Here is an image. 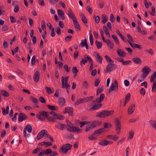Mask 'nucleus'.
I'll return each instance as SVG.
<instances>
[{"mask_svg":"<svg viewBox=\"0 0 156 156\" xmlns=\"http://www.w3.org/2000/svg\"><path fill=\"white\" fill-rule=\"evenodd\" d=\"M113 111H108V110H103L100 113H98L96 117L100 118H104L106 116H109L112 115L113 113Z\"/></svg>","mask_w":156,"mask_h":156,"instance_id":"f257e3e1","label":"nucleus"},{"mask_svg":"<svg viewBox=\"0 0 156 156\" xmlns=\"http://www.w3.org/2000/svg\"><path fill=\"white\" fill-rule=\"evenodd\" d=\"M49 113L45 111H41L37 114L36 116L38 119L41 121H44L46 119Z\"/></svg>","mask_w":156,"mask_h":156,"instance_id":"f03ea898","label":"nucleus"},{"mask_svg":"<svg viewBox=\"0 0 156 156\" xmlns=\"http://www.w3.org/2000/svg\"><path fill=\"white\" fill-rule=\"evenodd\" d=\"M142 71L143 73L142 74V77L144 79H146L149 73L151 71V69L147 66H145L142 69Z\"/></svg>","mask_w":156,"mask_h":156,"instance_id":"7ed1b4c3","label":"nucleus"},{"mask_svg":"<svg viewBox=\"0 0 156 156\" xmlns=\"http://www.w3.org/2000/svg\"><path fill=\"white\" fill-rule=\"evenodd\" d=\"M97 102L96 101H93L91 105H92V107L90 109V110L94 111L99 108L102 105V104L100 103H96Z\"/></svg>","mask_w":156,"mask_h":156,"instance_id":"20e7f679","label":"nucleus"},{"mask_svg":"<svg viewBox=\"0 0 156 156\" xmlns=\"http://www.w3.org/2000/svg\"><path fill=\"white\" fill-rule=\"evenodd\" d=\"M72 145L70 144H64L60 148V150L62 151V153H66L69 150L71 149Z\"/></svg>","mask_w":156,"mask_h":156,"instance_id":"39448f33","label":"nucleus"},{"mask_svg":"<svg viewBox=\"0 0 156 156\" xmlns=\"http://www.w3.org/2000/svg\"><path fill=\"white\" fill-rule=\"evenodd\" d=\"M116 65L115 64L109 63L106 66V69L105 70L106 73H110L113 70L115 69Z\"/></svg>","mask_w":156,"mask_h":156,"instance_id":"423d86ee","label":"nucleus"},{"mask_svg":"<svg viewBox=\"0 0 156 156\" xmlns=\"http://www.w3.org/2000/svg\"><path fill=\"white\" fill-rule=\"evenodd\" d=\"M55 127L60 130H63L67 128V126L66 124H63L61 122H57L55 125Z\"/></svg>","mask_w":156,"mask_h":156,"instance_id":"0eeeda50","label":"nucleus"},{"mask_svg":"<svg viewBox=\"0 0 156 156\" xmlns=\"http://www.w3.org/2000/svg\"><path fill=\"white\" fill-rule=\"evenodd\" d=\"M118 84L117 81L115 80L114 81V83H112L108 92L110 93L111 91L114 90H117L118 89Z\"/></svg>","mask_w":156,"mask_h":156,"instance_id":"6e6552de","label":"nucleus"},{"mask_svg":"<svg viewBox=\"0 0 156 156\" xmlns=\"http://www.w3.org/2000/svg\"><path fill=\"white\" fill-rule=\"evenodd\" d=\"M67 130L69 132H76L77 133H80L82 132V130L76 126H73L71 128H67Z\"/></svg>","mask_w":156,"mask_h":156,"instance_id":"1a4fd4ad","label":"nucleus"},{"mask_svg":"<svg viewBox=\"0 0 156 156\" xmlns=\"http://www.w3.org/2000/svg\"><path fill=\"white\" fill-rule=\"evenodd\" d=\"M115 125L116 127V133L117 134H119L121 130L120 122L119 120L117 118L115 119Z\"/></svg>","mask_w":156,"mask_h":156,"instance_id":"9d476101","label":"nucleus"},{"mask_svg":"<svg viewBox=\"0 0 156 156\" xmlns=\"http://www.w3.org/2000/svg\"><path fill=\"white\" fill-rule=\"evenodd\" d=\"M27 119V116L24 113L21 112L19 114L18 120L19 122H21L24 120H26Z\"/></svg>","mask_w":156,"mask_h":156,"instance_id":"9b49d317","label":"nucleus"},{"mask_svg":"<svg viewBox=\"0 0 156 156\" xmlns=\"http://www.w3.org/2000/svg\"><path fill=\"white\" fill-rule=\"evenodd\" d=\"M44 135H48V132L45 130H42L38 133L37 135V139L38 140H40L44 136Z\"/></svg>","mask_w":156,"mask_h":156,"instance_id":"f8f14e48","label":"nucleus"},{"mask_svg":"<svg viewBox=\"0 0 156 156\" xmlns=\"http://www.w3.org/2000/svg\"><path fill=\"white\" fill-rule=\"evenodd\" d=\"M94 55L95 57L97 62L101 64L102 63V58L100 55L97 52H94Z\"/></svg>","mask_w":156,"mask_h":156,"instance_id":"ddd939ff","label":"nucleus"},{"mask_svg":"<svg viewBox=\"0 0 156 156\" xmlns=\"http://www.w3.org/2000/svg\"><path fill=\"white\" fill-rule=\"evenodd\" d=\"M40 76V72L38 71H37L34 74L33 79L36 83L38 82Z\"/></svg>","mask_w":156,"mask_h":156,"instance_id":"4468645a","label":"nucleus"},{"mask_svg":"<svg viewBox=\"0 0 156 156\" xmlns=\"http://www.w3.org/2000/svg\"><path fill=\"white\" fill-rule=\"evenodd\" d=\"M68 15L69 18L72 19L73 21L77 19L74 13H73L71 9L70 8L69 9L68 11Z\"/></svg>","mask_w":156,"mask_h":156,"instance_id":"2eb2a0df","label":"nucleus"},{"mask_svg":"<svg viewBox=\"0 0 156 156\" xmlns=\"http://www.w3.org/2000/svg\"><path fill=\"white\" fill-rule=\"evenodd\" d=\"M73 23L74 25V28L76 31H79L80 30L81 27L79 24L77 22V19L73 20Z\"/></svg>","mask_w":156,"mask_h":156,"instance_id":"dca6fc26","label":"nucleus"},{"mask_svg":"<svg viewBox=\"0 0 156 156\" xmlns=\"http://www.w3.org/2000/svg\"><path fill=\"white\" fill-rule=\"evenodd\" d=\"M62 88H66V89H69L70 88V86L68 83L65 84L64 78L62 76Z\"/></svg>","mask_w":156,"mask_h":156,"instance_id":"f3484780","label":"nucleus"},{"mask_svg":"<svg viewBox=\"0 0 156 156\" xmlns=\"http://www.w3.org/2000/svg\"><path fill=\"white\" fill-rule=\"evenodd\" d=\"M135 105L134 104H131L127 110L128 114L129 115L132 114L134 112L135 110Z\"/></svg>","mask_w":156,"mask_h":156,"instance_id":"a211bd4d","label":"nucleus"},{"mask_svg":"<svg viewBox=\"0 0 156 156\" xmlns=\"http://www.w3.org/2000/svg\"><path fill=\"white\" fill-rule=\"evenodd\" d=\"M67 112L69 115L70 116H72L73 112V108L70 107H68L65 109V112L64 113Z\"/></svg>","mask_w":156,"mask_h":156,"instance_id":"6ab92c4d","label":"nucleus"},{"mask_svg":"<svg viewBox=\"0 0 156 156\" xmlns=\"http://www.w3.org/2000/svg\"><path fill=\"white\" fill-rule=\"evenodd\" d=\"M105 98V94H101L99 97L96 98V101L98 103H100L102 102Z\"/></svg>","mask_w":156,"mask_h":156,"instance_id":"aec40b11","label":"nucleus"},{"mask_svg":"<svg viewBox=\"0 0 156 156\" xmlns=\"http://www.w3.org/2000/svg\"><path fill=\"white\" fill-rule=\"evenodd\" d=\"M105 131V129H104V128H101L99 129L96 131L94 132L93 134L94 135H96V134H101L102 133L104 132Z\"/></svg>","mask_w":156,"mask_h":156,"instance_id":"412c9836","label":"nucleus"},{"mask_svg":"<svg viewBox=\"0 0 156 156\" xmlns=\"http://www.w3.org/2000/svg\"><path fill=\"white\" fill-rule=\"evenodd\" d=\"M58 15L59 16L62 20H64L65 19L63 12L61 9H59L57 11Z\"/></svg>","mask_w":156,"mask_h":156,"instance_id":"4be33fe9","label":"nucleus"},{"mask_svg":"<svg viewBox=\"0 0 156 156\" xmlns=\"http://www.w3.org/2000/svg\"><path fill=\"white\" fill-rule=\"evenodd\" d=\"M132 60L136 64H141L142 62L141 60L137 57L133 58Z\"/></svg>","mask_w":156,"mask_h":156,"instance_id":"5701e85b","label":"nucleus"},{"mask_svg":"<svg viewBox=\"0 0 156 156\" xmlns=\"http://www.w3.org/2000/svg\"><path fill=\"white\" fill-rule=\"evenodd\" d=\"M117 52L120 57H123L126 55V53L122 49H118L117 51Z\"/></svg>","mask_w":156,"mask_h":156,"instance_id":"b1692460","label":"nucleus"},{"mask_svg":"<svg viewBox=\"0 0 156 156\" xmlns=\"http://www.w3.org/2000/svg\"><path fill=\"white\" fill-rule=\"evenodd\" d=\"M58 101L59 105L61 106H63L65 104V100L64 98H58Z\"/></svg>","mask_w":156,"mask_h":156,"instance_id":"393cba45","label":"nucleus"},{"mask_svg":"<svg viewBox=\"0 0 156 156\" xmlns=\"http://www.w3.org/2000/svg\"><path fill=\"white\" fill-rule=\"evenodd\" d=\"M109 143H110V142L109 141L105 140H103L100 142L98 144L101 146H105L109 144Z\"/></svg>","mask_w":156,"mask_h":156,"instance_id":"a878e982","label":"nucleus"},{"mask_svg":"<svg viewBox=\"0 0 156 156\" xmlns=\"http://www.w3.org/2000/svg\"><path fill=\"white\" fill-rule=\"evenodd\" d=\"M137 31L138 32L141 33V35H146L147 34V32L145 30L141 31L140 27L139 26H137Z\"/></svg>","mask_w":156,"mask_h":156,"instance_id":"bb28decb","label":"nucleus"},{"mask_svg":"<svg viewBox=\"0 0 156 156\" xmlns=\"http://www.w3.org/2000/svg\"><path fill=\"white\" fill-rule=\"evenodd\" d=\"M149 122L152 127L156 130V121L150 120Z\"/></svg>","mask_w":156,"mask_h":156,"instance_id":"cd10ccee","label":"nucleus"},{"mask_svg":"<svg viewBox=\"0 0 156 156\" xmlns=\"http://www.w3.org/2000/svg\"><path fill=\"white\" fill-rule=\"evenodd\" d=\"M156 78V71L154 72L151 76L150 81L151 82H153Z\"/></svg>","mask_w":156,"mask_h":156,"instance_id":"c85d7f7f","label":"nucleus"},{"mask_svg":"<svg viewBox=\"0 0 156 156\" xmlns=\"http://www.w3.org/2000/svg\"><path fill=\"white\" fill-rule=\"evenodd\" d=\"M45 89L46 90L47 93L48 94H51L53 93L54 91L53 90H52L51 88L48 87H46Z\"/></svg>","mask_w":156,"mask_h":156,"instance_id":"c756f323","label":"nucleus"},{"mask_svg":"<svg viewBox=\"0 0 156 156\" xmlns=\"http://www.w3.org/2000/svg\"><path fill=\"white\" fill-rule=\"evenodd\" d=\"M108 18L105 15H103L102 16V23L103 24H105L107 22L108 20Z\"/></svg>","mask_w":156,"mask_h":156,"instance_id":"7c9ffc66","label":"nucleus"},{"mask_svg":"<svg viewBox=\"0 0 156 156\" xmlns=\"http://www.w3.org/2000/svg\"><path fill=\"white\" fill-rule=\"evenodd\" d=\"M104 88L103 86H102V87H101L100 89H99V88H98L96 91V96H98L99 94L102 92L104 91Z\"/></svg>","mask_w":156,"mask_h":156,"instance_id":"2f4dec72","label":"nucleus"},{"mask_svg":"<svg viewBox=\"0 0 156 156\" xmlns=\"http://www.w3.org/2000/svg\"><path fill=\"white\" fill-rule=\"evenodd\" d=\"M41 27L42 29L43 30H45V33L46 34V31L45 30H46V25L44 21L43 20L42 21L41 23Z\"/></svg>","mask_w":156,"mask_h":156,"instance_id":"473e14b6","label":"nucleus"},{"mask_svg":"<svg viewBox=\"0 0 156 156\" xmlns=\"http://www.w3.org/2000/svg\"><path fill=\"white\" fill-rule=\"evenodd\" d=\"M134 135V132L133 130H131L129 132L128 139H131L133 138Z\"/></svg>","mask_w":156,"mask_h":156,"instance_id":"72a5a7b5","label":"nucleus"},{"mask_svg":"<svg viewBox=\"0 0 156 156\" xmlns=\"http://www.w3.org/2000/svg\"><path fill=\"white\" fill-rule=\"evenodd\" d=\"M104 127L103 128H104L105 129V128H110L112 127V124L108 122H105L104 124Z\"/></svg>","mask_w":156,"mask_h":156,"instance_id":"f704fd0d","label":"nucleus"},{"mask_svg":"<svg viewBox=\"0 0 156 156\" xmlns=\"http://www.w3.org/2000/svg\"><path fill=\"white\" fill-rule=\"evenodd\" d=\"M95 44L97 46V48L98 49H99L101 48L102 46V44L101 42H99L97 40L96 41Z\"/></svg>","mask_w":156,"mask_h":156,"instance_id":"c9c22d12","label":"nucleus"},{"mask_svg":"<svg viewBox=\"0 0 156 156\" xmlns=\"http://www.w3.org/2000/svg\"><path fill=\"white\" fill-rule=\"evenodd\" d=\"M46 119L49 121H52L53 122H55L56 119L53 118L52 116L50 117L48 115Z\"/></svg>","mask_w":156,"mask_h":156,"instance_id":"e433bc0d","label":"nucleus"},{"mask_svg":"<svg viewBox=\"0 0 156 156\" xmlns=\"http://www.w3.org/2000/svg\"><path fill=\"white\" fill-rule=\"evenodd\" d=\"M72 72L75 74V76H76L77 73L78 72V70L76 67H73L72 69Z\"/></svg>","mask_w":156,"mask_h":156,"instance_id":"4c0bfd02","label":"nucleus"},{"mask_svg":"<svg viewBox=\"0 0 156 156\" xmlns=\"http://www.w3.org/2000/svg\"><path fill=\"white\" fill-rule=\"evenodd\" d=\"M144 3L145 8L147 9L149 8V6H151L152 5V3L151 2H149L148 4L147 2V0H144Z\"/></svg>","mask_w":156,"mask_h":156,"instance_id":"58836bf2","label":"nucleus"},{"mask_svg":"<svg viewBox=\"0 0 156 156\" xmlns=\"http://www.w3.org/2000/svg\"><path fill=\"white\" fill-rule=\"evenodd\" d=\"M25 128L26 130H27L29 133H30L31 132L32 127L30 125H27Z\"/></svg>","mask_w":156,"mask_h":156,"instance_id":"ea45409f","label":"nucleus"},{"mask_svg":"<svg viewBox=\"0 0 156 156\" xmlns=\"http://www.w3.org/2000/svg\"><path fill=\"white\" fill-rule=\"evenodd\" d=\"M101 122H100V124H99V122L98 121H94L92 123V124H90V125H91L92 126V127L94 128L97 126L98 124V125H99L101 124Z\"/></svg>","mask_w":156,"mask_h":156,"instance_id":"a19ab883","label":"nucleus"},{"mask_svg":"<svg viewBox=\"0 0 156 156\" xmlns=\"http://www.w3.org/2000/svg\"><path fill=\"white\" fill-rule=\"evenodd\" d=\"M36 56L35 55L33 56L31 60V65L33 66L35 65L36 62Z\"/></svg>","mask_w":156,"mask_h":156,"instance_id":"79ce46f5","label":"nucleus"},{"mask_svg":"<svg viewBox=\"0 0 156 156\" xmlns=\"http://www.w3.org/2000/svg\"><path fill=\"white\" fill-rule=\"evenodd\" d=\"M44 154L45 155H48L49 154H51V153L52 150L51 149H48L45 150H44Z\"/></svg>","mask_w":156,"mask_h":156,"instance_id":"37998d69","label":"nucleus"},{"mask_svg":"<svg viewBox=\"0 0 156 156\" xmlns=\"http://www.w3.org/2000/svg\"><path fill=\"white\" fill-rule=\"evenodd\" d=\"M107 44L110 48L112 49L113 48L114 45L113 43L111 42L110 40L108 41Z\"/></svg>","mask_w":156,"mask_h":156,"instance_id":"c03bdc74","label":"nucleus"},{"mask_svg":"<svg viewBox=\"0 0 156 156\" xmlns=\"http://www.w3.org/2000/svg\"><path fill=\"white\" fill-rule=\"evenodd\" d=\"M2 94L4 96L6 97H8L9 96V93L6 91L3 90L2 91Z\"/></svg>","mask_w":156,"mask_h":156,"instance_id":"a18cd8bd","label":"nucleus"},{"mask_svg":"<svg viewBox=\"0 0 156 156\" xmlns=\"http://www.w3.org/2000/svg\"><path fill=\"white\" fill-rule=\"evenodd\" d=\"M47 106L49 109L52 111H55L57 110V109L53 105H47Z\"/></svg>","mask_w":156,"mask_h":156,"instance_id":"49530a36","label":"nucleus"},{"mask_svg":"<svg viewBox=\"0 0 156 156\" xmlns=\"http://www.w3.org/2000/svg\"><path fill=\"white\" fill-rule=\"evenodd\" d=\"M86 42H87V40L86 39H85L83 40H81V42L80 44V46L81 47H83L86 44Z\"/></svg>","mask_w":156,"mask_h":156,"instance_id":"de8ad7c7","label":"nucleus"},{"mask_svg":"<svg viewBox=\"0 0 156 156\" xmlns=\"http://www.w3.org/2000/svg\"><path fill=\"white\" fill-rule=\"evenodd\" d=\"M39 100L41 103L45 104L46 102L45 99L42 97H40L39 98Z\"/></svg>","mask_w":156,"mask_h":156,"instance_id":"09e8293b","label":"nucleus"},{"mask_svg":"<svg viewBox=\"0 0 156 156\" xmlns=\"http://www.w3.org/2000/svg\"><path fill=\"white\" fill-rule=\"evenodd\" d=\"M155 89H156V81H154L152 89V92H154L156 91V90H155Z\"/></svg>","mask_w":156,"mask_h":156,"instance_id":"8fccbe9b","label":"nucleus"},{"mask_svg":"<svg viewBox=\"0 0 156 156\" xmlns=\"http://www.w3.org/2000/svg\"><path fill=\"white\" fill-rule=\"evenodd\" d=\"M112 37L113 40L115 41L116 44H118L119 43V41L118 40V38L115 35H112Z\"/></svg>","mask_w":156,"mask_h":156,"instance_id":"3c124183","label":"nucleus"},{"mask_svg":"<svg viewBox=\"0 0 156 156\" xmlns=\"http://www.w3.org/2000/svg\"><path fill=\"white\" fill-rule=\"evenodd\" d=\"M116 33L124 41L125 40L124 37L123 35L121 34L119 30H117L116 31Z\"/></svg>","mask_w":156,"mask_h":156,"instance_id":"603ef678","label":"nucleus"},{"mask_svg":"<svg viewBox=\"0 0 156 156\" xmlns=\"http://www.w3.org/2000/svg\"><path fill=\"white\" fill-rule=\"evenodd\" d=\"M82 100L81 98L78 99L76 101V102L74 104L75 106L77 105L80 104L82 103Z\"/></svg>","mask_w":156,"mask_h":156,"instance_id":"864d4df0","label":"nucleus"},{"mask_svg":"<svg viewBox=\"0 0 156 156\" xmlns=\"http://www.w3.org/2000/svg\"><path fill=\"white\" fill-rule=\"evenodd\" d=\"M105 57L107 62H108L110 63H113V62L112 61L111 59L108 55H106L105 56Z\"/></svg>","mask_w":156,"mask_h":156,"instance_id":"5fc2aeb1","label":"nucleus"},{"mask_svg":"<svg viewBox=\"0 0 156 156\" xmlns=\"http://www.w3.org/2000/svg\"><path fill=\"white\" fill-rule=\"evenodd\" d=\"M94 128L92 127V126L90 125H88L87 126V128L86 129V131L88 132L90 130L93 129Z\"/></svg>","mask_w":156,"mask_h":156,"instance_id":"6e6d98bb","label":"nucleus"},{"mask_svg":"<svg viewBox=\"0 0 156 156\" xmlns=\"http://www.w3.org/2000/svg\"><path fill=\"white\" fill-rule=\"evenodd\" d=\"M19 10V7L17 5H16L14 6V12L15 13H17Z\"/></svg>","mask_w":156,"mask_h":156,"instance_id":"4d7b16f0","label":"nucleus"},{"mask_svg":"<svg viewBox=\"0 0 156 156\" xmlns=\"http://www.w3.org/2000/svg\"><path fill=\"white\" fill-rule=\"evenodd\" d=\"M8 30V27L6 25H4L2 27V31H5Z\"/></svg>","mask_w":156,"mask_h":156,"instance_id":"13d9d810","label":"nucleus"},{"mask_svg":"<svg viewBox=\"0 0 156 156\" xmlns=\"http://www.w3.org/2000/svg\"><path fill=\"white\" fill-rule=\"evenodd\" d=\"M83 87L86 89H87L89 87V85L87 81H85L83 83Z\"/></svg>","mask_w":156,"mask_h":156,"instance_id":"bf43d9fd","label":"nucleus"},{"mask_svg":"<svg viewBox=\"0 0 156 156\" xmlns=\"http://www.w3.org/2000/svg\"><path fill=\"white\" fill-rule=\"evenodd\" d=\"M94 16L95 18V23H98L100 21L99 16H95V15H94Z\"/></svg>","mask_w":156,"mask_h":156,"instance_id":"052dcab7","label":"nucleus"},{"mask_svg":"<svg viewBox=\"0 0 156 156\" xmlns=\"http://www.w3.org/2000/svg\"><path fill=\"white\" fill-rule=\"evenodd\" d=\"M140 93L141 95L144 96L145 94L146 90L144 88H142L140 91Z\"/></svg>","mask_w":156,"mask_h":156,"instance_id":"680f3d73","label":"nucleus"},{"mask_svg":"<svg viewBox=\"0 0 156 156\" xmlns=\"http://www.w3.org/2000/svg\"><path fill=\"white\" fill-rule=\"evenodd\" d=\"M10 18L11 23H14L16 21V20L14 17L10 16Z\"/></svg>","mask_w":156,"mask_h":156,"instance_id":"e2e57ef3","label":"nucleus"},{"mask_svg":"<svg viewBox=\"0 0 156 156\" xmlns=\"http://www.w3.org/2000/svg\"><path fill=\"white\" fill-rule=\"evenodd\" d=\"M55 31L57 33L58 35H60L61 34V30L60 28L58 27H57Z\"/></svg>","mask_w":156,"mask_h":156,"instance_id":"0e129e2a","label":"nucleus"},{"mask_svg":"<svg viewBox=\"0 0 156 156\" xmlns=\"http://www.w3.org/2000/svg\"><path fill=\"white\" fill-rule=\"evenodd\" d=\"M31 100L32 101L35 103H38V100L36 98H34L33 97H31Z\"/></svg>","mask_w":156,"mask_h":156,"instance_id":"69168bd1","label":"nucleus"},{"mask_svg":"<svg viewBox=\"0 0 156 156\" xmlns=\"http://www.w3.org/2000/svg\"><path fill=\"white\" fill-rule=\"evenodd\" d=\"M57 116V119L60 120H63L64 119V117L63 116L61 115H58Z\"/></svg>","mask_w":156,"mask_h":156,"instance_id":"338daca9","label":"nucleus"},{"mask_svg":"<svg viewBox=\"0 0 156 156\" xmlns=\"http://www.w3.org/2000/svg\"><path fill=\"white\" fill-rule=\"evenodd\" d=\"M58 155V153L56 151H51L50 155V156H56Z\"/></svg>","mask_w":156,"mask_h":156,"instance_id":"774afa93","label":"nucleus"}]
</instances>
